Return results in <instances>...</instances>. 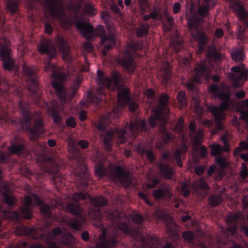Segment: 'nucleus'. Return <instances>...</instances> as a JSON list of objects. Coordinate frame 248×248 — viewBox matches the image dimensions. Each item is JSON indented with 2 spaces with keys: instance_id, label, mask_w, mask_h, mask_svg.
Returning <instances> with one entry per match:
<instances>
[{
  "instance_id": "obj_64",
  "label": "nucleus",
  "mask_w": 248,
  "mask_h": 248,
  "mask_svg": "<svg viewBox=\"0 0 248 248\" xmlns=\"http://www.w3.org/2000/svg\"><path fill=\"white\" fill-rule=\"evenodd\" d=\"M242 202L243 205L245 206H247L248 205V196L246 195L245 196L243 200H242Z\"/></svg>"
},
{
  "instance_id": "obj_46",
  "label": "nucleus",
  "mask_w": 248,
  "mask_h": 248,
  "mask_svg": "<svg viewBox=\"0 0 248 248\" xmlns=\"http://www.w3.org/2000/svg\"><path fill=\"white\" fill-rule=\"evenodd\" d=\"M182 192L183 193L184 196H186L189 193V189L187 188V185L185 183H183L181 185Z\"/></svg>"
},
{
  "instance_id": "obj_40",
  "label": "nucleus",
  "mask_w": 248,
  "mask_h": 248,
  "mask_svg": "<svg viewBox=\"0 0 248 248\" xmlns=\"http://www.w3.org/2000/svg\"><path fill=\"white\" fill-rule=\"evenodd\" d=\"M40 212L46 216L48 215L49 213V208L47 205L42 204L40 206Z\"/></svg>"
},
{
  "instance_id": "obj_26",
  "label": "nucleus",
  "mask_w": 248,
  "mask_h": 248,
  "mask_svg": "<svg viewBox=\"0 0 248 248\" xmlns=\"http://www.w3.org/2000/svg\"><path fill=\"white\" fill-rule=\"evenodd\" d=\"M185 96V93L183 91L180 92L178 94L177 99L181 107H184L186 104Z\"/></svg>"
},
{
  "instance_id": "obj_11",
  "label": "nucleus",
  "mask_w": 248,
  "mask_h": 248,
  "mask_svg": "<svg viewBox=\"0 0 248 248\" xmlns=\"http://www.w3.org/2000/svg\"><path fill=\"white\" fill-rule=\"evenodd\" d=\"M128 89L126 88H121L118 91V104L121 106L128 100Z\"/></svg>"
},
{
  "instance_id": "obj_6",
  "label": "nucleus",
  "mask_w": 248,
  "mask_h": 248,
  "mask_svg": "<svg viewBox=\"0 0 248 248\" xmlns=\"http://www.w3.org/2000/svg\"><path fill=\"white\" fill-rule=\"evenodd\" d=\"M114 133H116V134H117V135L118 136L120 141L121 142L123 143L125 140V139L124 137V132L123 130H121V131L118 130H111L108 131L105 135L103 140L105 146H106V147L108 148V149H109V147L111 144L112 136Z\"/></svg>"
},
{
  "instance_id": "obj_58",
  "label": "nucleus",
  "mask_w": 248,
  "mask_h": 248,
  "mask_svg": "<svg viewBox=\"0 0 248 248\" xmlns=\"http://www.w3.org/2000/svg\"><path fill=\"white\" fill-rule=\"evenodd\" d=\"M70 226L74 229H77L80 226V223L78 221L73 220L71 222Z\"/></svg>"
},
{
  "instance_id": "obj_9",
  "label": "nucleus",
  "mask_w": 248,
  "mask_h": 248,
  "mask_svg": "<svg viewBox=\"0 0 248 248\" xmlns=\"http://www.w3.org/2000/svg\"><path fill=\"white\" fill-rule=\"evenodd\" d=\"M23 68L24 71L29 76L28 81V89L30 91L33 92L37 86V83L35 80V76L32 78L30 77L33 73V70L27 66H24Z\"/></svg>"
},
{
  "instance_id": "obj_56",
  "label": "nucleus",
  "mask_w": 248,
  "mask_h": 248,
  "mask_svg": "<svg viewBox=\"0 0 248 248\" xmlns=\"http://www.w3.org/2000/svg\"><path fill=\"white\" fill-rule=\"evenodd\" d=\"M180 9V5L179 3L176 2L174 4L173 6V12L174 13H177Z\"/></svg>"
},
{
  "instance_id": "obj_51",
  "label": "nucleus",
  "mask_w": 248,
  "mask_h": 248,
  "mask_svg": "<svg viewBox=\"0 0 248 248\" xmlns=\"http://www.w3.org/2000/svg\"><path fill=\"white\" fill-rule=\"evenodd\" d=\"M143 155H145L149 158V160H152L154 158V155L152 152L149 150H146L143 152Z\"/></svg>"
},
{
  "instance_id": "obj_3",
  "label": "nucleus",
  "mask_w": 248,
  "mask_h": 248,
  "mask_svg": "<svg viewBox=\"0 0 248 248\" xmlns=\"http://www.w3.org/2000/svg\"><path fill=\"white\" fill-rule=\"evenodd\" d=\"M107 28L108 31L111 33H109L108 34H104V29L101 26H98L97 28L98 34L100 35L101 37V42L104 47L102 53L104 55L107 54L106 51L111 49L115 44V36L111 33L114 30L113 26L107 24Z\"/></svg>"
},
{
  "instance_id": "obj_23",
  "label": "nucleus",
  "mask_w": 248,
  "mask_h": 248,
  "mask_svg": "<svg viewBox=\"0 0 248 248\" xmlns=\"http://www.w3.org/2000/svg\"><path fill=\"white\" fill-rule=\"evenodd\" d=\"M190 136L195 145H198L200 144V143L202 141V131L200 130H199L197 133L194 134H190Z\"/></svg>"
},
{
  "instance_id": "obj_49",
  "label": "nucleus",
  "mask_w": 248,
  "mask_h": 248,
  "mask_svg": "<svg viewBox=\"0 0 248 248\" xmlns=\"http://www.w3.org/2000/svg\"><path fill=\"white\" fill-rule=\"evenodd\" d=\"M197 185L200 188L202 189H207L208 187V186H207L206 184L204 182V181L203 179H201Z\"/></svg>"
},
{
  "instance_id": "obj_47",
  "label": "nucleus",
  "mask_w": 248,
  "mask_h": 248,
  "mask_svg": "<svg viewBox=\"0 0 248 248\" xmlns=\"http://www.w3.org/2000/svg\"><path fill=\"white\" fill-rule=\"evenodd\" d=\"M183 237L186 240H190L194 237V234L191 232H185L183 233Z\"/></svg>"
},
{
  "instance_id": "obj_8",
  "label": "nucleus",
  "mask_w": 248,
  "mask_h": 248,
  "mask_svg": "<svg viewBox=\"0 0 248 248\" xmlns=\"http://www.w3.org/2000/svg\"><path fill=\"white\" fill-rule=\"evenodd\" d=\"M76 27L78 30L88 39L93 36V27L91 25L84 21H79L76 23Z\"/></svg>"
},
{
  "instance_id": "obj_34",
  "label": "nucleus",
  "mask_w": 248,
  "mask_h": 248,
  "mask_svg": "<svg viewBox=\"0 0 248 248\" xmlns=\"http://www.w3.org/2000/svg\"><path fill=\"white\" fill-rule=\"evenodd\" d=\"M186 151V148L185 147H182V150H178L176 151V153H175V155H176V160H177V164L178 166H179L180 167H182V162L180 161V160H179V159L178 158V157L180 156V155L183 153V152H185V151Z\"/></svg>"
},
{
  "instance_id": "obj_13",
  "label": "nucleus",
  "mask_w": 248,
  "mask_h": 248,
  "mask_svg": "<svg viewBox=\"0 0 248 248\" xmlns=\"http://www.w3.org/2000/svg\"><path fill=\"white\" fill-rule=\"evenodd\" d=\"M38 50L40 53H48L52 55L55 54V50L53 46H50V41L48 40L44 44H40L38 46Z\"/></svg>"
},
{
  "instance_id": "obj_32",
  "label": "nucleus",
  "mask_w": 248,
  "mask_h": 248,
  "mask_svg": "<svg viewBox=\"0 0 248 248\" xmlns=\"http://www.w3.org/2000/svg\"><path fill=\"white\" fill-rule=\"evenodd\" d=\"M120 181L124 186H128L132 182V178L129 176H123L121 177Z\"/></svg>"
},
{
  "instance_id": "obj_35",
  "label": "nucleus",
  "mask_w": 248,
  "mask_h": 248,
  "mask_svg": "<svg viewBox=\"0 0 248 248\" xmlns=\"http://www.w3.org/2000/svg\"><path fill=\"white\" fill-rule=\"evenodd\" d=\"M5 200L8 205H11L15 202V199L12 195H8L4 193Z\"/></svg>"
},
{
  "instance_id": "obj_52",
  "label": "nucleus",
  "mask_w": 248,
  "mask_h": 248,
  "mask_svg": "<svg viewBox=\"0 0 248 248\" xmlns=\"http://www.w3.org/2000/svg\"><path fill=\"white\" fill-rule=\"evenodd\" d=\"M184 124V119L183 118L181 117L179 118L178 123L176 124V128L179 130H180L182 129Z\"/></svg>"
},
{
  "instance_id": "obj_7",
  "label": "nucleus",
  "mask_w": 248,
  "mask_h": 248,
  "mask_svg": "<svg viewBox=\"0 0 248 248\" xmlns=\"http://www.w3.org/2000/svg\"><path fill=\"white\" fill-rule=\"evenodd\" d=\"M0 49V56L3 67L10 70L13 66V62L10 57V49L7 46H3Z\"/></svg>"
},
{
  "instance_id": "obj_54",
  "label": "nucleus",
  "mask_w": 248,
  "mask_h": 248,
  "mask_svg": "<svg viewBox=\"0 0 248 248\" xmlns=\"http://www.w3.org/2000/svg\"><path fill=\"white\" fill-rule=\"evenodd\" d=\"M73 198L75 200L84 199L85 198V195L82 193L76 194L74 195Z\"/></svg>"
},
{
  "instance_id": "obj_38",
  "label": "nucleus",
  "mask_w": 248,
  "mask_h": 248,
  "mask_svg": "<svg viewBox=\"0 0 248 248\" xmlns=\"http://www.w3.org/2000/svg\"><path fill=\"white\" fill-rule=\"evenodd\" d=\"M23 149L22 146L21 145H12L10 148L11 152L13 153L17 154L19 153Z\"/></svg>"
},
{
  "instance_id": "obj_53",
  "label": "nucleus",
  "mask_w": 248,
  "mask_h": 248,
  "mask_svg": "<svg viewBox=\"0 0 248 248\" xmlns=\"http://www.w3.org/2000/svg\"><path fill=\"white\" fill-rule=\"evenodd\" d=\"M138 108V105L134 103V102H130L129 104V109L130 111H135Z\"/></svg>"
},
{
  "instance_id": "obj_5",
  "label": "nucleus",
  "mask_w": 248,
  "mask_h": 248,
  "mask_svg": "<svg viewBox=\"0 0 248 248\" xmlns=\"http://www.w3.org/2000/svg\"><path fill=\"white\" fill-rule=\"evenodd\" d=\"M113 81H111L109 78L105 77L104 73L101 71H97V80L98 83L100 85H103L106 86L108 88L114 89L112 87V84L117 86L118 85V80L119 78V74L117 73H114L112 76Z\"/></svg>"
},
{
  "instance_id": "obj_63",
  "label": "nucleus",
  "mask_w": 248,
  "mask_h": 248,
  "mask_svg": "<svg viewBox=\"0 0 248 248\" xmlns=\"http://www.w3.org/2000/svg\"><path fill=\"white\" fill-rule=\"evenodd\" d=\"M78 144L82 148H86L88 146V143L87 141L81 140L79 141Z\"/></svg>"
},
{
  "instance_id": "obj_16",
  "label": "nucleus",
  "mask_w": 248,
  "mask_h": 248,
  "mask_svg": "<svg viewBox=\"0 0 248 248\" xmlns=\"http://www.w3.org/2000/svg\"><path fill=\"white\" fill-rule=\"evenodd\" d=\"M168 100V96L167 95L164 94L161 96L159 99V105L156 107L155 109H160L161 112L164 114L168 112V109L165 107V105L167 103Z\"/></svg>"
},
{
  "instance_id": "obj_61",
  "label": "nucleus",
  "mask_w": 248,
  "mask_h": 248,
  "mask_svg": "<svg viewBox=\"0 0 248 248\" xmlns=\"http://www.w3.org/2000/svg\"><path fill=\"white\" fill-rule=\"evenodd\" d=\"M111 246L112 245L108 246L106 245L104 243L101 242L97 245L96 247L97 248H110Z\"/></svg>"
},
{
  "instance_id": "obj_12",
  "label": "nucleus",
  "mask_w": 248,
  "mask_h": 248,
  "mask_svg": "<svg viewBox=\"0 0 248 248\" xmlns=\"http://www.w3.org/2000/svg\"><path fill=\"white\" fill-rule=\"evenodd\" d=\"M198 14L201 16H205L208 14L209 7V0H199Z\"/></svg>"
},
{
  "instance_id": "obj_45",
  "label": "nucleus",
  "mask_w": 248,
  "mask_h": 248,
  "mask_svg": "<svg viewBox=\"0 0 248 248\" xmlns=\"http://www.w3.org/2000/svg\"><path fill=\"white\" fill-rule=\"evenodd\" d=\"M198 148L199 150H198V152L199 154L202 156H205L207 153V151L205 147L203 146L200 145L198 147Z\"/></svg>"
},
{
  "instance_id": "obj_30",
  "label": "nucleus",
  "mask_w": 248,
  "mask_h": 248,
  "mask_svg": "<svg viewBox=\"0 0 248 248\" xmlns=\"http://www.w3.org/2000/svg\"><path fill=\"white\" fill-rule=\"evenodd\" d=\"M92 202L96 206H103L105 205L107 202L106 200L102 197H97L94 199Z\"/></svg>"
},
{
  "instance_id": "obj_20",
  "label": "nucleus",
  "mask_w": 248,
  "mask_h": 248,
  "mask_svg": "<svg viewBox=\"0 0 248 248\" xmlns=\"http://www.w3.org/2000/svg\"><path fill=\"white\" fill-rule=\"evenodd\" d=\"M153 195L155 198L159 199L166 196H170V193L169 189H164L163 190L158 189L155 191Z\"/></svg>"
},
{
  "instance_id": "obj_4",
  "label": "nucleus",
  "mask_w": 248,
  "mask_h": 248,
  "mask_svg": "<svg viewBox=\"0 0 248 248\" xmlns=\"http://www.w3.org/2000/svg\"><path fill=\"white\" fill-rule=\"evenodd\" d=\"M52 76L55 78V80L52 81L53 86L58 92L61 103L63 104L66 101V94L62 84L58 82L56 79L63 80L65 78V76L63 74L57 76V74L56 72L53 73Z\"/></svg>"
},
{
  "instance_id": "obj_1",
  "label": "nucleus",
  "mask_w": 248,
  "mask_h": 248,
  "mask_svg": "<svg viewBox=\"0 0 248 248\" xmlns=\"http://www.w3.org/2000/svg\"><path fill=\"white\" fill-rule=\"evenodd\" d=\"M223 89L218 88L215 85H212L209 88V92L214 96H218L222 100V103L218 107L212 106L209 108V109L214 115L217 122L223 119L225 115L223 111L229 108L232 105V101L229 100V95L228 93V87L225 86Z\"/></svg>"
},
{
  "instance_id": "obj_59",
  "label": "nucleus",
  "mask_w": 248,
  "mask_h": 248,
  "mask_svg": "<svg viewBox=\"0 0 248 248\" xmlns=\"http://www.w3.org/2000/svg\"><path fill=\"white\" fill-rule=\"evenodd\" d=\"M165 135L163 137V140H165L166 142H168L171 140V139L172 138V136H170L168 133L165 132Z\"/></svg>"
},
{
  "instance_id": "obj_28",
  "label": "nucleus",
  "mask_w": 248,
  "mask_h": 248,
  "mask_svg": "<svg viewBox=\"0 0 248 248\" xmlns=\"http://www.w3.org/2000/svg\"><path fill=\"white\" fill-rule=\"evenodd\" d=\"M68 47L67 46V44L65 42H62V48H61V50L62 52V57L63 59L67 60V56H68Z\"/></svg>"
},
{
  "instance_id": "obj_10",
  "label": "nucleus",
  "mask_w": 248,
  "mask_h": 248,
  "mask_svg": "<svg viewBox=\"0 0 248 248\" xmlns=\"http://www.w3.org/2000/svg\"><path fill=\"white\" fill-rule=\"evenodd\" d=\"M133 50V48L130 47L128 50L125 52L124 57L122 59V63L123 66L130 71L135 66L133 58L129 55V51Z\"/></svg>"
},
{
  "instance_id": "obj_39",
  "label": "nucleus",
  "mask_w": 248,
  "mask_h": 248,
  "mask_svg": "<svg viewBox=\"0 0 248 248\" xmlns=\"http://www.w3.org/2000/svg\"><path fill=\"white\" fill-rule=\"evenodd\" d=\"M147 26L142 25L140 27L139 29L137 31V35L139 36H142L143 34L146 33L147 31Z\"/></svg>"
},
{
  "instance_id": "obj_27",
  "label": "nucleus",
  "mask_w": 248,
  "mask_h": 248,
  "mask_svg": "<svg viewBox=\"0 0 248 248\" xmlns=\"http://www.w3.org/2000/svg\"><path fill=\"white\" fill-rule=\"evenodd\" d=\"M140 125V127L144 129L145 128V122L144 121H141L140 122L136 121L134 123H131L129 126V129H130L132 132H134L135 130H136L138 129V125Z\"/></svg>"
},
{
  "instance_id": "obj_44",
  "label": "nucleus",
  "mask_w": 248,
  "mask_h": 248,
  "mask_svg": "<svg viewBox=\"0 0 248 248\" xmlns=\"http://www.w3.org/2000/svg\"><path fill=\"white\" fill-rule=\"evenodd\" d=\"M3 212V215L6 217L8 218H17L18 217V215L16 212H15L14 213H10L7 211H2Z\"/></svg>"
},
{
  "instance_id": "obj_33",
  "label": "nucleus",
  "mask_w": 248,
  "mask_h": 248,
  "mask_svg": "<svg viewBox=\"0 0 248 248\" xmlns=\"http://www.w3.org/2000/svg\"><path fill=\"white\" fill-rule=\"evenodd\" d=\"M169 65L168 63H167L166 64L165 68H161V72L162 74L163 78H164V80L167 79L169 77L170 72L169 69Z\"/></svg>"
},
{
  "instance_id": "obj_31",
  "label": "nucleus",
  "mask_w": 248,
  "mask_h": 248,
  "mask_svg": "<svg viewBox=\"0 0 248 248\" xmlns=\"http://www.w3.org/2000/svg\"><path fill=\"white\" fill-rule=\"evenodd\" d=\"M248 147V144L244 141L241 142L240 143V146L238 148H236L234 152V155L238 154L240 151H245L246 150Z\"/></svg>"
},
{
  "instance_id": "obj_55",
  "label": "nucleus",
  "mask_w": 248,
  "mask_h": 248,
  "mask_svg": "<svg viewBox=\"0 0 248 248\" xmlns=\"http://www.w3.org/2000/svg\"><path fill=\"white\" fill-rule=\"evenodd\" d=\"M145 94L148 98H151L153 96L154 92L152 89H149L146 91Z\"/></svg>"
},
{
  "instance_id": "obj_15",
  "label": "nucleus",
  "mask_w": 248,
  "mask_h": 248,
  "mask_svg": "<svg viewBox=\"0 0 248 248\" xmlns=\"http://www.w3.org/2000/svg\"><path fill=\"white\" fill-rule=\"evenodd\" d=\"M32 200L31 198L28 196H26L24 200V204L25 207L21 209V214L22 216L25 218H29L30 217V209L29 205L31 202Z\"/></svg>"
},
{
  "instance_id": "obj_29",
  "label": "nucleus",
  "mask_w": 248,
  "mask_h": 248,
  "mask_svg": "<svg viewBox=\"0 0 248 248\" xmlns=\"http://www.w3.org/2000/svg\"><path fill=\"white\" fill-rule=\"evenodd\" d=\"M221 201V199L219 196L211 197L209 199V204L212 206H216Z\"/></svg>"
},
{
  "instance_id": "obj_60",
  "label": "nucleus",
  "mask_w": 248,
  "mask_h": 248,
  "mask_svg": "<svg viewBox=\"0 0 248 248\" xmlns=\"http://www.w3.org/2000/svg\"><path fill=\"white\" fill-rule=\"evenodd\" d=\"M51 115L53 118L54 121L56 123L59 122L60 120V118L58 115V114L54 112L53 111L51 112Z\"/></svg>"
},
{
  "instance_id": "obj_18",
  "label": "nucleus",
  "mask_w": 248,
  "mask_h": 248,
  "mask_svg": "<svg viewBox=\"0 0 248 248\" xmlns=\"http://www.w3.org/2000/svg\"><path fill=\"white\" fill-rule=\"evenodd\" d=\"M162 114H164V113L161 112V109L159 108L155 109L154 116H152L149 119V123L151 126H155V125L156 121L160 118Z\"/></svg>"
},
{
  "instance_id": "obj_48",
  "label": "nucleus",
  "mask_w": 248,
  "mask_h": 248,
  "mask_svg": "<svg viewBox=\"0 0 248 248\" xmlns=\"http://www.w3.org/2000/svg\"><path fill=\"white\" fill-rule=\"evenodd\" d=\"M66 124L69 127H74L76 125V123L73 118H69L66 121Z\"/></svg>"
},
{
  "instance_id": "obj_50",
  "label": "nucleus",
  "mask_w": 248,
  "mask_h": 248,
  "mask_svg": "<svg viewBox=\"0 0 248 248\" xmlns=\"http://www.w3.org/2000/svg\"><path fill=\"white\" fill-rule=\"evenodd\" d=\"M133 220L136 223H138L142 222L143 220V218L140 215H135L133 217Z\"/></svg>"
},
{
  "instance_id": "obj_19",
  "label": "nucleus",
  "mask_w": 248,
  "mask_h": 248,
  "mask_svg": "<svg viewBox=\"0 0 248 248\" xmlns=\"http://www.w3.org/2000/svg\"><path fill=\"white\" fill-rule=\"evenodd\" d=\"M231 70L234 72H240L241 78H243L248 76V70H244V65L241 64L239 66H233L231 68Z\"/></svg>"
},
{
  "instance_id": "obj_21",
  "label": "nucleus",
  "mask_w": 248,
  "mask_h": 248,
  "mask_svg": "<svg viewBox=\"0 0 248 248\" xmlns=\"http://www.w3.org/2000/svg\"><path fill=\"white\" fill-rule=\"evenodd\" d=\"M232 59L236 61H241L244 58V55L241 49H233L232 51Z\"/></svg>"
},
{
  "instance_id": "obj_14",
  "label": "nucleus",
  "mask_w": 248,
  "mask_h": 248,
  "mask_svg": "<svg viewBox=\"0 0 248 248\" xmlns=\"http://www.w3.org/2000/svg\"><path fill=\"white\" fill-rule=\"evenodd\" d=\"M238 109L241 111L240 118L245 120L248 123V99L241 103Z\"/></svg>"
},
{
  "instance_id": "obj_41",
  "label": "nucleus",
  "mask_w": 248,
  "mask_h": 248,
  "mask_svg": "<svg viewBox=\"0 0 248 248\" xmlns=\"http://www.w3.org/2000/svg\"><path fill=\"white\" fill-rule=\"evenodd\" d=\"M85 12L90 16H93L95 14L93 7L91 5H87L85 9Z\"/></svg>"
},
{
  "instance_id": "obj_25",
  "label": "nucleus",
  "mask_w": 248,
  "mask_h": 248,
  "mask_svg": "<svg viewBox=\"0 0 248 248\" xmlns=\"http://www.w3.org/2000/svg\"><path fill=\"white\" fill-rule=\"evenodd\" d=\"M108 117L104 116L97 124L96 127L100 130H103L108 123Z\"/></svg>"
},
{
  "instance_id": "obj_36",
  "label": "nucleus",
  "mask_w": 248,
  "mask_h": 248,
  "mask_svg": "<svg viewBox=\"0 0 248 248\" xmlns=\"http://www.w3.org/2000/svg\"><path fill=\"white\" fill-rule=\"evenodd\" d=\"M216 162L221 167H225L228 164L225 158L221 157H218L216 158Z\"/></svg>"
},
{
  "instance_id": "obj_22",
  "label": "nucleus",
  "mask_w": 248,
  "mask_h": 248,
  "mask_svg": "<svg viewBox=\"0 0 248 248\" xmlns=\"http://www.w3.org/2000/svg\"><path fill=\"white\" fill-rule=\"evenodd\" d=\"M206 70L205 66L203 63H202L197 66L196 68V74L195 77V80L198 82V78L203 74V72Z\"/></svg>"
},
{
  "instance_id": "obj_2",
  "label": "nucleus",
  "mask_w": 248,
  "mask_h": 248,
  "mask_svg": "<svg viewBox=\"0 0 248 248\" xmlns=\"http://www.w3.org/2000/svg\"><path fill=\"white\" fill-rule=\"evenodd\" d=\"M189 5L190 9L186 12V17L187 19L189 28L191 30L192 36L197 39L199 43V52L200 53L203 49L202 45L205 43L206 39L205 35L195 28L197 24L196 17L193 16L192 12L193 4L190 2Z\"/></svg>"
},
{
  "instance_id": "obj_24",
  "label": "nucleus",
  "mask_w": 248,
  "mask_h": 248,
  "mask_svg": "<svg viewBox=\"0 0 248 248\" xmlns=\"http://www.w3.org/2000/svg\"><path fill=\"white\" fill-rule=\"evenodd\" d=\"M162 175L167 178H170L172 176V170L169 166H165L161 168Z\"/></svg>"
},
{
  "instance_id": "obj_37",
  "label": "nucleus",
  "mask_w": 248,
  "mask_h": 248,
  "mask_svg": "<svg viewBox=\"0 0 248 248\" xmlns=\"http://www.w3.org/2000/svg\"><path fill=\"white\" fill-rule=\"evenodd\" d=\"M95 172L98 176H102L105 172L104 167L100 164L98 165L95 167Z\"/></svg>"
},
{
  "instance_id": "obj_62",
  "label": "nucleus",
  "mask_w": 248,
  "mask_h": 248,
  "mask_svg": "<svg viewBox=\"0 0 248 248\" xmlns=\"http://www.w3.org/2000/svg\"><path fill=\"white\" fill-rule=\"evenodd\" d=\"M223 32L222 30H221L220 29H217L216 32H215V35H216V37H221L223 36Z\"/></svg>"
},
{
  "instance_id": "obj_17",
  "label": "nucleus",
  "mask_w": 248,
  "mask_h": 248,
  "mask_svg": "<svg viewBox=\"0 0 248 248\" xmlns=\"http://www.w3.org/2000/svg\"><path fill=\"white\" fill-rule=\"evenodd\" d=\"M212 149V155L215 156L219 155L222 150L228 152L229 150L227 144H225V147L222 149L220 145L218 144H214L211 146Z\"/></svg>"
},
{
  "instance_id": "obj_57",
  "label": "nucleus",
  "mask_w": 248,
  "mask_h": 248,
  "mask_svg": "<svg viewBox=\"0 0 248 248\" xmlns=\"http://www.w3.org/2000/svg\"><path fill=\"white\" fill-rule=\"evenodd\" d=\"M84 48L87 51H90L92 50V45L89 42H86L84 44Z\"/></svg>"
},
{
  "instance_id": "obj_42",
  "label": "nucleus",
  "mask_w": 248,
  "mask_h": 248,
  "mask_svg": "<svg viewBox=\"0 0 248 248\" xmlns=\"http://www.w3.org/2000/svg\"><path fill=\"white\" fill-rule=\"evenodd\" d=\"M68 144L69 151L73 152L76 150L75 144L74 140L70 139L68 142Z\"/></svg>"
},
{
  "instance_id": "obj_43",
  "label": "nucleus",
  "mask_w": 248,
  "mask_h": 248,
  "mask_svg": "<svg viewBox=\"0 0 248 248\" xmlns=\"http://www.w3.org/2000/svg\"><path fill=\"white\" fill-rule=\"evenodd\" d=\"M241 176L243 178L248 176V170L245 164H242V170L241 171Z\"/></svg>"
}]
</instances>
